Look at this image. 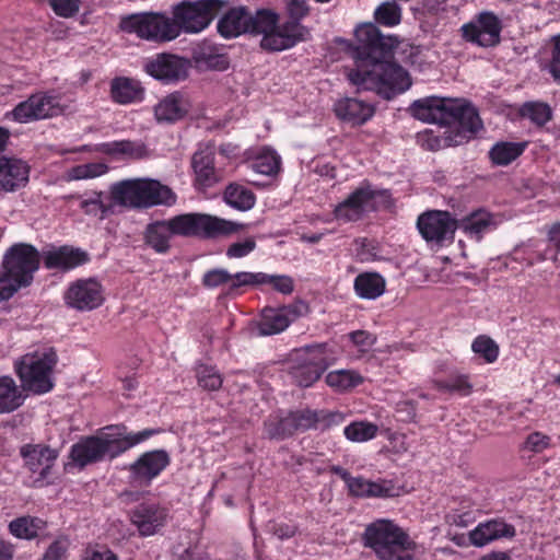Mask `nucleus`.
I'll return each mask as SVG.
<instances>
[{
	"label": "nucleus",
	"mask_w": 560,
	"mask_h": 560,
	"mask_svg": "<svg viewBox=\"0 0 560 560\" xmlns=\"http://www.w3.org/2000/svg\"><path fill=\"white\" fill-rule=\"evenodd\" d=\"M551 446V438L541 432H533L526 438L523 450L532 453H541Z\"/></svg>",
	"instance_id": "nucleus-59"
},
{
	"label": "nucleus",
	"mask_w": 560,
	"mask_h": 560,
	"mask_svg": "<svg viewBox=\"0 0 560 560\" xmlns=\"http://www.w3.org/2000/svg\"><path fill=\"white\" fill-rule=\"evenodd\" d=\"M25 396L10 376L0 377V413H9L23 405Z\"/></svg>",
	"instance_id": "nucleus-35"
},
{
	"label": "nucleus",
	"mask_w": 560,
	"mask_h": 560,
	"mask_svg": "<svg viewBox=\"0 0 560 560\" xmlns=\"http://www.w3.org/2000/svg\"><path fill=\"white\" fill-rule=\"evenodd\" d=\"M250 13L244 8L231 9L218 23L220 34L226 38L249 33Z\"/></svg>",
	"instance_id": "nucleus-30"
},
{
	"label": "nucleus",
	"mask_w": 560,
	"mask_h": 560,
	"mask_svg": "<svg viewBox=\"0 0 560 560\" xmlns=\"http://www.w3.org/2000/svg\"><path fill=\"white\" fill-rule=\"evenodd\" d=\"M31 166L22 159L0 158V194H14L30 183Z\"/></svg>",
	"instance_id": "nucleus-21"
},
{
	"label": "nucleus",
	"mask_w": 560,
	"mask_h": 560,
	"mask_svg": "<svg viewBox=\"0 0 560 560\" xmlns=\"http://www.w3.org/2000/svg\"><path fill=\"white\" fill-rule=\"evenodd\" d=\"M45 522L37 517L23 516L9 524L10 533L19 539H33L44 529Z\"/></svg>",
	"instance_id": "nucleus-42"
},
{
	"label": "nucleus",
	"mask_w": 560,
	"mask_h": 560,
	"mask_svg": "<svg viewBox=\"0 0 560 560\" xmlns=\"http://www.w3.org/2000/svg\"><path fill=\"white\" fill-rule=\"evenodd\" d=\"M45 266L56 269H72L86 261V255L80 249L62 246L45 255Z\"/></svg>",
	"instance_id": "nucleus-32"
},
{
	"label": "nucleus",
	"mask_w": 560,
	"mask_h": 560,
	"mask_svg": "<svg viewBox=\"0 0 560 560\" xmlns=\"http://www.w3.org/2000/svg\"><path fill=\"white\" fill-rule=\"evenodd\" d=\"M63 110L58 96L49 93H35L27 100L19 103L12 110L7 112L5 119L19 124H27L34 120L57 116Z\"/></svg>",
	"instance_id": "nucleus-11"
},
{
	"label": "nucleus",
	"mask_w": 560,
	"mask_h": 560,
	"mask_svg": "<svg viewBox=\"0 0 560 560\" xmlns=\"http://www.w3.org/2000/svg\"><path fill=\"white\" fill-rule=\"evenodd\" d=\"M417 226L428 243L444 245L453 241L458 221L447 211L430 210L419 215Z\"/></svg>",
	"instance_id": "nucleus-12"
},
{
	"label": "nucleus",
	"mask_w": 560,
	"mask_h": 560,
	"mask_svg": "<svg viewBox=\"0 0 560 560\" xmlns=\"http://www.w3.org/2000/svg\"><path fill=\"white\" fill-rule=\"evenodd\" d=\"M359 43L358 51L354 58V68L359 58L376 59L384 57L398 45L395 36H383L373 23H363L354 31Z\"/></svg>",
	"instance_id": "nucleus-14"
},
{
	"label": "nucleus",
	"mask_w": 560,
	"mask_h": 560,
	"mask_svg": "<svg viewBox=\"0 0 560 560\" xmlns=\"http://www.w3.org/2000/svg\"><path fill=\"white\" fill-rule=\"evenodd\" d=\"M249 33L262 35V48L280 51L303 40L306 31L298 22L278 25V15L271 10L261 9L255 14L250 13Z\"/></svg>",
	"instance_id": "nucleus-5"
},
{
	"label": "nucleus",
	"mask_w": 560,
	"mask_h": 560,
	"mask_svg": "<svg viewBox=\"0 0 560 560\" xmlns=\"http://www.w3.org/2000/svg\"><path fill=\"white\" fill-rule=\"evenodd\" d=\"M308 313V304L303 301H295L280 308H264L260 319L257 323L258 335L271 336L280 334L285 330L293 320Z\"/></svg>",
	"instance_id": "nucleus-16"
},
{
	"label": "nucleus",
	"mask_w": 560,
	"mask_h": 560,
	"mask_svg": "<svg viewBox=\"0 0 560 560\" xmlns=\"http://www.w3.org/2000/svg\"><path fill=\"white\" fill-rule=\"evenodd\" d=\"M79 207L89 215L105 218L110 212V207L103 201V194L93 191L77 198Z\"/></svg>",
	"instance_id": "nucleus-47"
},
{
	"label": "nucleus",
	"mask_w": 560,
	"mask_h": 560,
	"mask_svg": "<svg viewBox=\"0 0 560 560\" xmlns=\"http://www.w3.org/2000/svg\"><path fill=\"white\" fill-rule=\"evenodd\" d=\"M158 432L154 429L133 432L122 424L108 425L102 429L97 435L82 439L72 445L70 457L81 467L105 457L115 458L145 442Z\"/></svg>",
	"instance_id": "nucleus-1"
},
{
	"label": "nucleus",
	"mask_w": 560,
	"mask_h": 560,
	"mask_svg": "<svg viewBox=\"0 0 560 560\" xmlns=\"http://www.w3.org/2000/svg\"><path fill=\"white\" fill-rule=\"evenodd\" d=\"M436 387L441 390L457 392L463 396H467L471 392V384L466 375H454L447 381L436 383Z\"/></svg>",
	"instance_id": "nucleus-56"
},
{
	"label": "nucleus",
	"mask_w": 560,
	"mask_h": 560,
	"mask_svg": "<svg viewBox=\"0 0 560 560\" xmlns=\"http://www.w3.org/2000/svg\"><path fill=\"white\" fill-rule=\"evenodd\" d=\"M190 109L189 100L175 92L162 98L154 107V115L160 122H175L184 118Z\"/></svg>",
	"instance_id": "nucleus-27"
},
{
	"label": "nucleus",
	"mask_w": 560,
	"mask_h": 560,
	"mask_svg": "<svg viewBox=\"0 0 560 560\" xmlns=\"http://www.w3.org/2000/svg\"><path fill=\"white\" fill-rule=\"evenodd\" d=\"M110 95L114 102L118 104H130L142 100L143 88L135 79L119 77L110 83Z\"/></svg>",
	"instance_id": "nucleus-34"
},
{
	"label": "nucleus",
	"mask_w": 560,
	"mask_h": 560,
	"mask_svg": "<svg viewBox=\"0 0 560 560\" xmlns=\"http://www.w3.org/2000/svg\"><path fill=\"white\" fill-rule=\"evenodd\" d=\"M101 150L115 158H140L143 154L142 145L128 140L103 143Z\"/></svg>",
	"instance_id": "nucleus-46"
},
{
	"label": "nucleus",
	"mask_w": 560,
	"mask_h": 560,
	"mask_svg": "<svg viewBox=\"0 0 560 560\" xmlns=\"http://www.w3.org/2000/svg\"><path fill=\"white\" fill-rule=\"evenodd\" d=\"M300 364L293 366L291 375L302 387H308L316 382L322 372L336 362V355L327 345H314L296 353Z\"/></svg>",
	"instance_id": "nucleus-10"
},
{
	"label": "nucleus",
	"mask_w": 560,
	"mask_h": 560,
	"mask_svg": "<svg viewBox=\"0 0 560 560\" xmlns=\"http://www.w3.org/2000/svg\"><path fill=\"white\" fill-rule=\"evenodd\" d=\"M24 466L34 476V486L42 487L48 483L51 469L59 456V452L45 444H24L20 448Z\"/></svg>",
	"instance_id": "nucleus-13"
},
{
	"label": "nucleus",
	"mask_w": 560,
	"mask_h": 560,
	"mask_svg": "<svg viewBox=\"0 0 560 560\" xmlns=\"http://www.w3.org/2000/svg\"><path fill=\"white\" fill-rule=\"evenodd\" d=\"M174 235L215 237L236 232L241 225L201 213H184L167 220Z\"/></svg>",
	"instance_id": "nucleus-9"
},
{
	"label": "nucleus",
	"mask_w": 560,
	"mask_h": 560,
	"mask_svg": "<svg viewBox=\"0 0 560 560\" xmlns=\"http://www.w3.org/2000/svg\"><path fill=\"white\" fill-rule=\"evenodd\" d=\"M250 166L258 174L272 176L280 171L281 158L273 149L264 147L256 153Z\"/></svg>",
	"instance_id": "nucleus-40"
},
{
	"label": "nucleus",
	"mask_w": 560,
	"mask_h": 560,
	"mask_svg": "<svg viewBox=\"0 0 560 560\" xmlns=\"http://www.w3.org/2000/svg\"><path fill=\"white\" fill-rule=\"evenodd\" d=\"M526 145V142L501 141L491 148L489 155L495 165H508L524 152Z\"/></svg>",
	"instance_id": "nucleus-41"
},
{
	"label": "nucleus",
	"mask_w": 560,
	"mask_h": 560,
	"mask_svg": "<svg viewBox=\"0 0 560 560\" xmlns=\"http://www.w3.org/2000/svg\"><path fill=\"white\" fill-rule=\"evenodd\" d=\"M192 168L196 175V183L202 187H210L219 180L214 168V155L212 150H199L192 156Z\"/></svg>",
	"instance_id": "nucleus-31"
},
{
	"label": "nucleus",
	"mask_w": 560,
	"mask_h": 560,
	"mask_svg": "<svg viewBox=\"0 0 560 560\" xmlns=\"http://www.w3.org/2000/svg\"><path fill=\"white\" fill-rule=\"evenodd\" d=\"M140 208H148L155 205L172 206L176 196L167 187L153 179H138Z\"/></svg>",
	"instance_id": "nucleus-26"
},
{
	"label": "nucleus",
	"mask_w": 560,
	"mask_h": 560,
	"mask_svg": "<svg viewBox=\"0 0 560 560\" xmlns=\"http://www.w3.org/2000/svg\"><path fill=\"white\" fill-rule=\"evenodd\" d=\"M378 433V427L369 421H353L343 429L346 439L353 443H364L373 440Z\"/></svg>",
	"instance_id": "nucleus-44"
},
{
	"label": "nucleus",
	"mask_w": 560,
	"mask_h": 560,
	"mask_svg": "<svg viewBox=\"0 0 560 560\" xmlns=\"http://www.w3.org/2000/svg\"><path fill=\"white\" fill-rule=\"evenodd\" d=\"M381 192L369 184H362L334 209V218L347 223L354 222L375 208V198Z\"/></svg>",
	"instance_id": "nucleus-17"
},
{
	"label": "nucleus",
	"mask_w": 560,
	"mask_h": 560,
	"mask_svg": "<svg viewBox=\"0 0 560 560\" xmlns=\"http://www.w3.org/2000/svg\"><path fill=\"white\" fill-rule=\"evenodd\" d=\"M40 265L38 250L30 244L12 245L0 266V299L9 300L19 290L28 287Z\"/></svg>",
	"instance_id": "nucleus-4"
},
{
	"label": "nucleus",
	"mask_w": 560,
	"mask_h": 560,
	"mask_svg": "<svg viewBox=\"0 0 560 560\" xmlns=\"http://www.w3.org/2000/svg\"><path fill=\"white\" fill-rule=\"evenodd\" d=\"M174 235L167 221H156L148 225L145 242L158 253H165L170 248V240Z\"/></svg>",
	"instance_id": "nucleus-38"
},
{
	"label": "nucleus",
	"mask_w": 560,
	"mask_h": 560,
	"mask_svg": "<svg viewBox=\"0 0 560 560\" xmlns=\"http://www.w3.org/2000/svg\"><path fill=\"white\" fill-rule=\"evenodd\" d=\"M65 304L80 312H90L104 302V289L96 278L78 279L63 293Z\"/></svg>",
	"instance_id": "nucleus-15"
},
{
	"label": "nucleus",
	"mask_w": 560,
	"mask_h": 560,
	"mask_svg": "<svg viewBox=\"0 0 560 560\" xmlns=\"http://www.w3.org/2000/svg\"><path fill=\"white\" fill-rule=\"evenodd\" d=\"M202 284L209 289L228 285V293L231 294V273L221 268L211 269L203 275Z\"/></svg>",
	"instance_id": "nucleus-54"
},
{
	"label": "nucleus",
	"mask_w": 560,
	"mask_h": 560,
	"mask_svg": "<svg viewBox=\"0 0 560 560\" xmlns=\"http://www.w3.org/2000/svg\"><path fill=\"white\" fill-rule=\"evenodd\" d=\"M138 179L122 180L112 186L110 195L115 203L130 207L140 208Z\"/></svg>",
	"instance_id": "nucleus-39"
},
{
	"label": "nucleus",
	"mask_w": 560,
	"mask_h": 560,
	"mask_svg": "<svg viewBox=\"0 0 560 560\" xmlns=\"http://www.w3.org/2000/svg\"><path fill=\"white\" fill-rule=\"evenodd\" d=\"M515 536V528L501 518H493L479 523L468 533L469 544L481 548L501 538Z\"/></svg>",
	"instance_id": "nucleus-25"
},
{
	"label": "nucleus",
	"mask_w": 560,
	"mask_h": 560,
	"mask_svg": "<svg viewBox=\"0 0 560 560\" xmlns=\"http://www.w3.org/2000/svg\"><path fill=\"white\" fill-rule=\"evenodd\" d=\"M224 200L229 206L241 211H246L254 207L256 198L248 188L232 184L228 186L224 191Z\"/></svg>",
	"instance_id": "nucleus-43"
},
{
	"label": "nucleus",
	"mask_w": 560,
	"mask_h": 560,
	"mask_svg": "<svg viewBox=\"0 0 560 560\" xmlns=\"http://www.w3.org/2000/svg\"><path fill=\"white\" fill-rule=\"evenodd\" d=\"M385 279L377 272H363L354 279V290L358 296L375 300L385 291Z\"/></svg>",
	"instance_id": "nucleus-36"
},
{
	"label": "nucleus",
	"mask_w": 560,
	"mask_h": 560,
	"mask_svg": "<svg viewBox=\"0 0 560 560\" xmlns=\"http://www.w3.org/2000/svg\"><path fill=\"white\" fill-rule=\"evenodd\" d=\"M170 463L171 457L164 450L145 452L130 466V477L139 485H150Z\"/></svg>",
	"instance_id": "nucleus-22"
},
{
	"label": "nucleus",
	"mask_w": 560,
	"mask_h": 560,
	"mask_svg": "<svg viewBox=\"0 0 560 560\" xmlns=\"http://www.w3.org/2000/svg\"><path fill=\"white\" fill-rule=\"evenodd\" d=\"M549 71L553 79L560 82V35L555 37V49L552 60L549 65Z\"/></svg>",
	"instance_id": "nucleus-64"
},
{
	"label": "nucleus",
	"mask_w": 560,
	"mask_h": 560,
	"mask_svg": "<svg viewBox=\"0 0 560 560\" xmlns=\"http://www.w3.org/2000/svg\"><path fill=\"white\" fill-rule=\"evenodd\" d=\"M457 105L458 108L453 110V122H458L460 131L456 135L465 136V142L481 129L482 122L475 107L464 98H458Z\"/></svg>",
	"instance_id": "nucleus-33"
},
{
	"label": "nucleus",
	"mask_w": 560,
	"mask_h": 560,
	"mask_svg": "<svg viewBox=\"0 0 560 560\" xmlns=\"http://www.w3.org/2000/svg\"><path fill=\"white\" fill-rule=\"evenodd\" d=\"M458 98L427 96L415 101L410 106L412 116L429 124L450 125L453 110L458 108Z\"/></svg>",
	"instance_id": "nucleus-18"
},
{
	"label": "nucleus",
	"mask_w": 560,
	"mask_h": 560,
	"mask_svg": "<svg viewBox=\"0 0 560 560\" xmlns=\"http://www.w3.org/2000/svg\"><path fill=\"white\" fill-rule=\"evenodd\" d=\"M264 284H270L276 291L282 294H290L294 289L293 280L284 275L266 273Z\"/></svg>",
	"instance_id": "nucleus-60"
},
{
	"label": "nucleus",
	"mask_w": 560,
	"mask_h": 560,
	"mask_svg": "<svg viewBox=\"0 0 560 560\" xmlns=\"http://www.w3.org/2000/svg\"><path fill=\"white\" fill-rule=\"evenodd\" d=\"M294 419V428L296 431H305L313 428H318L319 415L312 410H300L291 412Z\"/></svg>",
	"instance_id": "nucleus-58"
},
{
	"label": "nucleus",
	"mask_w": 560,
	"mask_h": 560,
	"mask_svg": "<svg viewBox=\"0 0 560 560\" xmlns=\"http://www.w3.org/2000/svg\"><path fill=\"white\" fill-rule=\"evenodd\" d=\"M374 16L377 23L393 27L401 21V8L395 2L387 1L376 8Z\"/></svg>",
	"instance_id": "nucleus-50"
},
{
	"label": "nucleus",
	"mask_w": 560,
	"mask_h": 560,
	"mask_svg": "<svg viewBox=\"0 0 560 560\" xmlns=\"http://www.w3.org/2000/svg\"><path fill=\"white\" fill-rule=\"evenodd\" d=\"M56 15L65 19L73 18L80 11L81 0H47Z\"/></svg>",
	"instance_id": "nucleus-57"
},
{
	"label": "nucleus",
	"mask_w": 560,
	"mask_h": 560,
	"mask_svg": "<svg viewBox=\"0 0 560 560\" xmlns=\"http://www.w3.org/2000/svg\"><path fill=\"white\" fill-rule=\"evenodd\" d=\"M463 37L478 46L491 47L500 42L501 22L491 12H482L462 26Z\"/></svg>",
	"instance_id": "nucleus-19"
},
{
	"label": "nucleus",
	"mask_w": 560,
	"mask_h": 560,
	"mask_svg": "<svg viewBox=\"0 0 560 560\" xmlns=\"http://www.w3.org/2000/svg\"><path fill=\"white\" fill-rule=\"evenodd\" d=\"M222 0L180 1L171 8V18L175 27V36L194 35L203 32L220 13Z\"/></svg>",
	"instance_id": "nucleus-6"
},
{
	"label": "nucleus",
	"mask_w": 560,
	"mask_h": 560,
	"mask_svg": "<svg viewBox=\"0 0 560 560\" xmlns=\"http://www.w3.org/2000/svg\"><path fill=\"white\" fill-rule=\"evenodd\" d=\"M120 28L153 43H168L176 39L171 14L144 12L122 18Z\"/></svg>",
	"instance_id": "nucleus-8"
},
{
	"label": "nucleus",
	"mask_w": 560,
	"mask_h": 560,
	"mask_svg": "<svg viewBox=\"0 0 560 560\" xmlns=\"http://www.w3.org/2000/svg\"><path fill=\"white\" fill-rule=\"evenodd\" d=\"M144 70L152 78L171 83L187 77L188 63L177 56L161 54L149 59L144 65Z\"/></svg>",
	"instance_id": "nucleus-23"
},
{
	"label": "nucleus",
	"mask_w": 560,
	"mask_h": 560,
	"mask_svg": "<svg viewBox=\"0 0 560 560\" xmlns=\"http://www.w3.org/2000/svg\"><path fill=\"white\" fill-rule=\"evenodd\" d=\"M265 279V272L241 271L234 275L231 273V293L241 287L264 284Z\"/></svg>",
	"instance_id": "nucleus-55"
},
{
	"label": "nucleus",
	"mask_w": 560,
	"mask_h": 560,
	"mask_svg": "<svg viewBox=\"0 0 560 560\" xmlns=\"http://www.w3.org/2000/svg\"><path fill=\"white\" fill-rule=\"evenodd\" d=\"M349 338L360 352H366L375 342L374 336L365 330L353 331Z\"/></svg>",
	"instance_id": "nucleus-62"
},
{
	"label": "nucleus",
	"mask_w": 560,
	"mask_h": 560,
	"mask_svg": "<svg viewBox=\"0 0 560 560\" xmlns=\"http://www.w3.org/2000/svg\"><path fill=\"white\" fill-rule=\"evenodd\" d=\"M521 113L524 117L530 119L538 126L545 125L551 118L550 107L547 104L540 102H529L524 104Z\"/></svg>",
	"instance_id": "nucleus-52"
},
{
	"label": "nucleus",
	"mask_w": 560,
	"mask_h": 560,
	"mask_svg": "<svg viewBox=\"0 0 560 560\" xmlns=\"http://www.w3.org/2000/svg\"><path fill=\"white\" fill-rule=\"evenodd\" d=\"M294 419L292 413H288L285 417L279 419L269 420L265 424L266 433L272 439H284L292 435L295 432Z\"/></svg>",
	"instance_id": "nucleus-49"
},
{
	"label": "nucleus",
	"mask_w": 560,
	"mask_h": 560,
	"mask_svg": "<svg viewBox=\"0 0 560 560\" xmlns=\"http://www.w3.org/2000/svg\"><path fill=\"white\" fill-rule=\"evenodd\" d=\"M465 136L455 135L452 137L448 131H444L443 137L433 136L432 132L424 131L419 135V141L423 147H427L429 150H439L443 147L458 145L462 144L465 140Z\"/></svg>",
	"instance_id": "nucleus-48"
},
{
	"label": "nucleus",
	"mask_w": 560,
	"mask_h": 560,
	"mask_svg": "<svg viewBox=\"0 0 560 560\" xmlns=\"http://www.w3.org/2000/svg\"><path fill=\"white\" fill-rule=\"evenodd\" d=\"M255 248V240L253 237H248L231 244L226 250V256L229 258H243L249 255Z\"/></svg>",
	"instance_id": "nucleus-61"
},
{
	"label": "nucleus",
	"mask_w": 560,
	"mask_h": 560,
	"mask_svg": "<svg viewBox=\"0 0 560 560\" xmlns=\"http://www.w3.org/2000/svg\"><path fill=\"white\" fill-rule=\"evenodd\" d=\"M362 541L378 560H415V541L393 520L378 518L368 524Z\"/></svg>",
	"instance_id": "nucleus-3"
},
{
	"label": "nucleus",
	"mask_w": 560,
	"mask_h": 560,
	"mask_svg": "<svg viewBox=\"0 0 560 560\" xmlns=\"http://www.w3.org/2000/svg\"><path fill=\"white\" fill-rule=\"evenodd\" d=\"M326 384L335 392H348L364 381V377L355 370H335L330 371L325 377Z\"/></svg>",
	"instance_id": "nucleus-37"
},
{
	"label": "nucleus",
	"mask_w": 560,
	"mask_h": 560,
	"mask_svg": "<svg viewBox=\"0 0 560 560\" xmlns=\"http://www.w3.org/2000/svg\"><path fill=\"white\" fill-rule=\"evenodd\" d=\"M108 166L101 162L86 163L75 165L67 170L63 174V178L68 182L92 179L106 174Z\"/></svg>",
	"instance_id": "nucleus-45"
},
{
	"label": "nucleus",
	"mask_w": 560,
	"mask_h": 560,
	"mask_svg": "<svg viewBox=\"0 0 560 560\" xmlns=\"http://www.w3.org/2000/svg\"><path fill=\"white\" fill-rule=\"evenodd\" d=\"M498 222L487 210L479 209L471 212L458 222L460 229L468 237L480 241L485 233L495 229Z\"/></svg>",
	"instance_id": "nucleus-29"
},
{
	"label": "nucleus",
	"mask_w": 560,
	"mask_h": 560,
	"mask_svg": "<svg viewBox=\"0 0 560 560\" xmlns=\"http://www.w3.org/2000/svg\"><path fill=\"white\" fill-rule=\"evenodd\" d=\"M472 351L482 358L487 363H493L499 357V347L488 336H478L471 343Z\"/></svg>",
	"instance_id": "nucleus-51"
},
{
	"label": "nucleus",
	"mask_w": 560,
	"mask_h": 560,
	"mask_svg": "<svg viewBox=\"0 0 560 560\" xmlns=\"http://www.w3.org/2000/svg\"><path fill=\"white\" fill-rule=\"evenodd\" d=\"M342 480L349 492L359 498H392L400 492L399 487L390 480H370L362 476L352 477L350 474H343Z\"/></svg>",
	"instance_id": "nucleus-24"
},
{
	"label": "nucleus",
	"mask_w": 560,
	"mask_h": 560,
	"mask_svg": "<svg viewBox=\"0 0 560 560\" xmlns=\"http://www.w3.org/2000/svg\"><path fill=\"white\" fill-rule=\"evenodd\" d=\"M198 384L205 389L217 390L222 385L221 374L213 368L208 365H200L197 369Z\"/></svg>",
	"instance_id": "nucleus-53"
},
{
	"label": "nucleus",
	"mask_w": 560,
	"mask_h": 560,
	"mask_svg": "<svg viewBox=\"0 0 560 560\" xmlns=\"http://www.w3.org/2000/svg\"><path fill=\"white\" fill-rule=\"evenodd\" d=\"M130 521L140 536H153L166 525L168 510L154 501L142 502L131 511Z\"/></svg>",
	"instance_id": "nucleus-20"
},
{
	"label": "nucleus",
	"mask_w": 560,
	"mask_h": 560,
	"mask_svg": "<svg viewBox=\"0 0 560 560\" xmlns=\"http://www.w3.org/2000/svg\"><path fill=\"white\" fill-rule=\"evenodd\" d=\"M376 59L359 58L348 79L359 90L375 91L385 98L406 92L412 84L409 73L399 65Z\"/></svg>",
	"instance_id": "nucleus-2"
},
{
	"label": "nucleus",
	"mask_w": 560,
	"mask_h": 560,
	"mask_svg": "<svg viewBox=\"0 0 560 560\" xmlns=\"http://www.w3.org/2000/svg\"><path fill=\"white\" fill-rule=\"evenodd\" d=\"M57 355L52 349H42L23 355L15 362V372L24 390L45 394L52 389V371Z\"/></svg>",
	"instance_id": "nucleus-7"
},
{
	"label": "nucleus",
	"mask_w": 560,
	"mask_h": 560,
	"mask_svg": "<svg viewBox=\"0 0 560 560\" xmlns=\"http://www.w3.org/2000/svg\"><path fill=\"white\" fill-rule=\"evenodd\" d=\"M336 115L352 125H362L372 118L374 107L362 100L345 97L335 104Z\"/></svg>",
	"instance_id": "nucleus-28"
},
{
	"label": "nucleus",
	"mask_w": 560,
	"mask_h": 560,
	"mask_svg": "<svg viewBox=\"0 0 560 560\" xmlns=\"http://www.w3.org/2000/svg\"><path fill=\"white\" fill-rule=\"evenodd\" d=\"M83 560H118V558L105 547H91L85 550Z\"/></svg>",
	"instance_id": "nucleus-63"
}]
</instances>
